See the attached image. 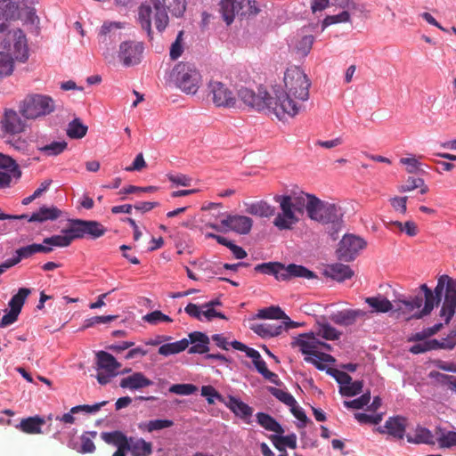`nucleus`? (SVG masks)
<instances>
[{
    "label": "nucleus",
    "instance_id": "nucleus-7",
    "mask_svg": "<svg viewBox=\"0 0 456 456\" xmlns=\"http://www.w3.org/2000/svg\"><path fill=\"white\" fill-rule=\"evenodd\" d=\"M55 102L46 94H30L19 103V112L28 120L45 118L55 111Z\"/></svg>",
    "mask_w": 456,
    "mask_h": 456
},
{
    "label": "nucleus",
    "instance_id": "nucleus-45",
    "mask_svg": "<svg viewBox=\"0 0 456 456\" xmlns=\"http://www.w3.org/2000/svg\"><path fill=\"white\" fill-rule=\"evenodd\" d=\"M259 12L260 9L256 0L239 1V16L250 18L258 14Z\"/></svg>",
    "mask_w": 456,
    "mask_h": 456
},
{
    "label": "nucleus",
    "instance_id": "nucleus-48",
    "mask_svg": "<svg viewBox=\"0 0 456 456\" xmlns=\"http://www.w3.org/2000/svg\"><path fill=\"white\" fill-rule=\"evenodd\" d=\"M36 254L34 243L20 247L15 250L12 257L9 258L11 265L13 266L23 259L30 258Z\"/></svg>",
    "mask_w": 456,
    "mask_h": 456
},
{
    "label": "nucleus",
    "instance_id": "nucleus-62",
    "mask_svg": "<svg viewBox=\"0 0 456 456\" xmlns=\"http://www.w3.org/2000/svg\"><path fill=\"white\" fill-rule=\"evenodd\" d=\"M391 224L397 227L400 231L404 232L411 237L415 236L418 232L417 225L412 221H407L404 224L400 221H394Z\"/></svg>",
    "mask_w": 456,
    "mask_h": 456
},
{
    "label": "nucleus",
    "instance_id": "nucleus-28",
    "mask_svg": "<svg viewBox=\"0 0 456 456\" xmlns=\"http://www.w3.org/2000/svg\"><path fill=\"white\" fill-rule=\"evenodd\" d=\"M61 214V211L54 206H42L39 208L37 211L32 213L31 216L28 215V217L26 219L28 222L44 223L48 220H56L57 218L60 217Z\"/></svg>",
    "mask_w": 456,
    "mask_h": 456
},
{
    "label": "nucleus",
    "instance_id": "nucleus-31",
    "mask_svg": "<svg viewBox=\"0 0 456 456\" xmlns=\"http://www.w3.org/2000/svg\"><path fill=\"white\" fill-rule=\"evenodd\" d=\"M5 7L0 8V33L8 29L9 21L16 19L19 15V4L16 2L8 0Z\"/></svg>",
    "mask_w": 456,
    "mask_h": 456
},
{
    "label": "nucleus",
    "instance_id": "nucleus-34",
    "mask_svg": "<svg viewBox=\"0 0 456 456\" xmlns=\"http://www.w3.org/2000/svg\"><path fill=\"white\" fill-rule=\"evenodd\" d=\"M45 421L43 418L39 416H34L22 419L20 424L16 426V428L26 434H41L42 426L45 425Z\"/></svg>",
    "mask_w": 456,
    "mask_h": 456
},
{
    "label": "nucleus",
    "instance_id": "nucleus-55",
    "mask_svg": "<svg viewBox=\"0 0 456 456\" xmlns=\"http://www.w3.org/2000/svg\"><path fill=\"white\" fill-rule=\"evenodd\" d=\"M143 320L147 322L150 324H158L160 322H172V319L170 316L163 314L159 310L152 311L146 315L143 316Z\"/></svg>",
    "mask_w": 456,
    "mask_h": 456
},
{
    "label": "nucleus",
    "instance_id": "nucleus-4",
    "mask_svg": "<svg viewBox=\"0 0 456 456\" xmlns=\"http://www.w3.org/2000/svg\"><path fill=\"white\" fill-rule=\"evenodd\" d=\"M101 438L108 444L117 447L112 456H126L129 452L132 456H151L152 454V444L141 437L126 436L123 432L116 430L102 432Z\"/></svg>",
    "mask_w": 456,
    "mask_h": 456
},
{
    "label": "nucleus",
    "instance_id": "nucleus-57",
    "mask_svg": "<svg viewBox=\"0 0 456 456\" xmlns=\"http://www.w3.org/2000/svg\"><path fill=\"white\" fill-rule=\"evenodd\" d=\"M117 318H118L117 315L93 316V317L87 318L84 321L82 328L87 329V328L94 327L95 325L107 323V322L116 320Z\"/></svg>",
    "mask_w": 456,
    "mask_h": 456
},
{
    "label": "nucleus",
    "instance_id": "nucleus-9",
    "mask_svg": "<svg viewBox=\"0 0 456 456\" xmlns=\"http://www.w3.org/2000/svg\"><path fill=\"white\" fill-rule=\"evenodd\" d=\"M69 223L68 232L71 233L73 240L84 238L96 240L103 236L107 231L100 222L94 220L76 218L69 219Z\"/></svg>",
    "mask_w": 456,
    "mask_h": 456
},
{
    "label": "nucleus",
    "instance_id": "nucleus-2",
    "mask_svg": "<svg viewBox=\"0 0 456 456\" xmlns=\"http://www.w3.org/2000/svg\"><path fill=\"white\" fill-rule=\"evenodd\" d=\"M238 98L249 108L257 110H268L281 120L285 115L289 117L295 116V109H293L288 102L287 95L283 94L279 87H273L272 94L259 88L258 93L241 87L237 93Z\"/></svg>",
    "mask_w": 456,
    "mask_h": 456
},
{
    "label": "nucleus",
    "instance_id": "nucleus-35",
    "mask_svg": "<svg viewBox=\"0 0 456 456\" xmlns=\"http://www.w3.org/2000/svg\"><path fill=\"white\" fill-rule=\"evenodd\" d=\"M247 213L259 217H271L275 215V207L265 200H259L248 205Z\"/></svg>",
    "mask_w": 456,
    "mask_h": 456
},
{
    "label": "nucleus",
    "instance_id": "nucleus-46",
    "mask_svg": "<svg viewBox=\"0 0 456 456\" xmlns=\"http://www.w3.org/2000/svg\"><path fill=\"white\" fill-rule=\"evenodd\" d=\"M0 169L12 172V175L16 181L21 176V170L17 162L12 158L3 153H0Z\"/></svg>",
    "mask_w": 456,
    "mask_h": 456
},
{
    "label": "nucleus",
    "instance_id": "nucleus-24",
    "mask_svg": "<svg viewBox=\"0 0 456 456\" xmlns=\"http://www.w3.org/2000/svg\"><path fill=\"white\" fill-rule=\"evenodd\" d=\"M323 275L338 282H343L351 279L354 275V272L349 265L342 263H334L326 266L323 271Z\"/></svg>",
    "mask_w": 456,
    "mask_h": 456
},
{
    "label": "nucleus",
    "instance_id": "nucleus-13",
    "mask_svg": "<svg viewBox=\"0 0 456 456\" xmlns=\"http://www.w3.org/2000/svg\"><path fill=\"white\" fill-rule=\"evenodd\" d=\"M366 241L359 236L345 234L336 251L337 257L344 262L354 261L359 252L366 247Z\"/></svg>",
    "mask_w": 456,
    "mask_h": 456
},
{
    "label": "nucleus",
    "instance_id": "nucleus-8",
    "mask_svg": "<svg viewBox=\"0 0 456 456\" xmlns=\"http://www.w3.org/2000/svg\"><path fill=\"white\" fill-rule=\"evenodd\" d=\"M439 281L443 283L444 297L439 317L444 324H448L456 315V279L443 274L439 276Z\"/></svg>",
    "mask_w": 456,
    "mask_h": 456
},
{
    "label": "nucleus",
    "instance_id": "nucleus-21",
    "mask_svg": "<svg viewBox=\"0 0 456 456\" xmlns=\"http://www.w3.org/2000/svg\"><path fill=\"white\" fill-rule=\"evenodd\" d=\"M300 351L305 354V361L313 363L319 370H324L327 363L334 362V359L330 354L321 353L315 350L314 344H298Z\"/></svg>",
    "mask_w": 456,
    "mask_h": 456
},
{
    "label": "nucleus",
    "instance_id": "nucleus-12",
    "mask_svg": "<svg viewBox=\"0 0 456 456\" xmlns=\"http://www.w3.org/2000/svg\"><path fill=\"white\" fill-rule=\"evenodd\" d=\"M96 359L97 381L101 385H106L119 373L120 363L117 362L114 356L104 351L98 352Z\"/></svg>",
    "mask_w": 456,
    "mask_h": 456
},
{
    "label": "nucleus",
    "instance_id": "nucleus-64",
    "mask_svg": "<svg viewBox=\"0 0 456 456\" xmlns=\"http://www.w3.org/2000/svg\"><path fill=\"white\" fill-rule=\"evenodd\" d=\"M437 443L441 448H451L456 446V432L449 431L437 438Z\"/></svg>",
    "mask_w": 456,
    "mask_h": 456
},
{
    "label": "nucleus",
    "instance_id": "nucleus-60",
    "mask_svg": "<svg viewBox=\"0 0 456 456\" xmlns=\"http://www.w3.org/2000/svg\"><path fill=\"white\" fill-rule=\"evenodd\" d=\"M370 401V393L367 392L361 395L359 398L354 399L352 401H345L344 405L346 408L352 409H362L363 406L367 405Z\"/></svg>",
    "mask_w": 456,
    "mask_h": 456
},
{
    "label": "nucleus",
    "instance_id": "nucleus-16",
    "mask_svg": "<svg viewBox=\"0 0 456 456\" xmlns=\"http://www.w3.org/2000/svg\"><path fill=\"white\" fill-rule=\"evenodd\" d=\"M296 328L279 322L253 323L250 326V329L263 339H271L278 337L282 338L284 333H288L290 330Z\"/></svg>",
    "mask_w": 456,
    "mask_h": 456
},
{
    "label": "nucleus",
    "instance_id": "nucleus-49",
    "mask_svg": "<svg viewBox=\"0 0 456 456\" xmlns=\"http://www.w3.org/2000/svg\"><path fill=\"white\" fill-rule=\"evenodd\" d=\"M456 344H414L410 352L412 354H420L431 350L446 349L452 350Z\"/></svg>",
    "mask_w": 456,
    "mask_h": 456
},
{
    "label": "nucleus",
    "instance_id": "nucleus-29",
    "mask_svg": "<svg viewBox=\"0 0 456 456\" xmlns=\"http://www.w3.org/2000/svg\"><path fill=\"white\" fill-rule=\"evenodd\" d=\"M226 406L239 418L249 423V419L253 414V409L241 400L230 396Z\"/></svg>",
    "mask_w": 456,
    "mask_h": 456
},
{
    "label": "nucleus",
    "instance_id": "nucleus-44",
    "mask_svg": "<svg viewBox=\"0 0 456 456\" xmlns=\"http://www.w3.org/2000/svg\"><path fill=\"white\" fill-rule=\"evenodd\" d=\"M341 334L340 331L327 322L318 323L317 335L326 340H338Z\"/></svg>",
    "mask_w": 456,
    "mask_h": 456
},
{
    "label": "nucleus",
    "instance_id": "nucleus-37",
    "mask_svg": "<svg viewBox=\"0 0 456 456\" xmlns=\"http://www.w3.org/2000/svg\"><path fill=\"white\" fill-rule=\"evenodd\" d=\"M284 265L280 262H267L256 265L254 270L256 273L273 275L278 281H282Z\"/></svg>",
    "mask_w": 456,
    "mask_h": 456
},
{
    "label": "nucleus",
    "instance_id": "nucleus-18",
    "mask_svg": "<svg viewBox=\"0 0 456 456\" xmlns=\"http://www.w3.org/2000/svg\"><path fill=\"white\" fill-rule=\"evenodd\" d=\"M367 318V311L352 308L336 311L330 315V320L332 322L345 328L354 325L358 320H365Z\"/></svg>",
    "mask_w": 456,
    "mask_h": 456
},
{
    "label": "nucleus",
    "instance_id": "nucleus-38",
    "mask_svg": "<svg viewBox=\"0 0 456 456\" xmlns=\"http://www.w3.org/2000/svg\"><path fill=\"white\" fill-rule=\"evenodd\" d=\"M444 324V322H437L432 327L424 329L423 330L417 332L412 337L409 338L407 342H440L436 338H428L436 334L443 327Z\"/></svg>",
    "mask_w": 456,
    "mask_h": 456
},
{
    "label": "nucleus",
    "instance_id": "nucleus-51",
    "mask_svg": "<svg viewBox=\"0 0 456 456\" xmlns=\"http://www.w3.org/2000/svg\"><path fill=\"white\" fill-rule=\"evenodd\" d=\"M218 346H220L224 350H229L230 346L232 348L245 352L246 354L252 359L254 362L255 360L258 359L261 355L260 354L248 346H246V344H216Z\"/></svg>",
    "mask_w": 456,
    "mask_h": 456
},
{
    "label": "nucleus",
    "instance_id": "nucleus-32",
    "mask_svg": "<svg viewBox=\"0 0 456 456\" xmlns=\"http://www.w3.org/2000/svg\"><path fill=\"white\" fill-rule=\"evenodd\" d=\"M219 12L225 23L231 25L235 16H239V2L236 0H220Z\"/></svg>",
    "mask_w": 456,
    "mask_h": 456
},
{
    "label": "nucleus",
    "instance_id": "nucleus-36",
    "mask_svg": "<svg viewBox=\"0 0 456 456\" xmlns=\"http://www.w3.org/2000/svg\"><path fill=\"white\" fill-rule=\"evenodd\" d=\"M407 441L411 444H425L434 445L437 439L435 436L426 428L418 427L415 429L414 436L407 435Z\"/></svg>",
    "mask_w": 456,
    "mask_h": 456
},
{
    "label": "nucleus",
    "instance_id": "nucleus-63",
    "mask_svg": "<svg viewBox=\"0 0 456 456\" xmlns=\"http://www.w3.org/2000/svg\"><path fill=\"white\" fill-rule=\"evenodd\" d=\"M169 391L176 395H189L197 391L192 384H175L170 387Z\"/></svg>",
    "mask_w": 456,
    "mask_h": 456
},
{
    "label": "nucleus",
    "instance_id": "nucleus-5",
    "mask_svg": "<svg viewBox=\"0 0 456 456\" xmlns=\"http://www.w3.org/2000/svg\"><path fill=\"white\" fill-rule=\"evenodd\" d=\"M283 81L286 90H283L281 86H275L274 87H279L287 95L288 102L295 109L296 116L299 111V108L294 99L305 102L309 98L310 82L304 71L298 67L287 69L284 73Z\"/></svg>",
    "mask_w": 456,
    "mask_h": 456
},
{
    "label": "nucleus",
    "instance_id": "nucleus-26",
    "mask_svg": "<svg viewBox=\"0 0 456 456\" xmlns=\"http://www.w3.org/2000/svg\"><path fill=\"white\" fill-rule=\"evenodd\" d=\"M153 382L148 379L142 372H134L132 375L123 378L120 380L119 386L122 388L130 390H138L143 387H150Z\"/></svg>",
    "mask_w": 456,
    "mask_h": 456
},
{
    "label": "nucleus",
    "instance_id": "nucleus-54",
    "mask_svg": "<svg viewBox=\"0 0 456 456\" xmlns=\"http://www.w3.org/2000/svg\"><path fill=\"white\" fill-rule=\"evenodd\" d=\"M362 387L363 381L356 380L354 382H350L349 385L341 386L339 392L344 396H354L362 392Z\"/></svg>",
    "mask_w": 456,
    "mask_h": 456
},
{
    "label": "nucleus",
    "instance_id": "nucleus-11",
    "mask_svg": "<svg viewBox=\"0 0 456 456\" xmlns=\"http://www.w3.org/2000/svg\"><path fill=\"white\" fill-rule=\"evenodd\" d=\"M273 200L279 204L281 212L278 213L273 220V225L280 231L290 230L293 225L298 222V217L293 209L292 198L290 195L276 194Z\"/></svg>",
    "mask_w": 456,
    "mask_h": 456
},
{
    "label": "nucleus",
    "instance_id": "nucleus-19",
    "mask_svg": "<svg viewBox=\"0 0 456 456\" xmlns=\"http://www.w3.org/2000/svg\"><path fill=\"white\" fill-rule=\"evenodd\" d=\"M256 317L263 320H270L271 322H283L290 327H301L304 325V322L290 320L285 312L278 305H271L259 309Z\"/></svg>",
    "mask_w": 456,
    "mask_h": 456
},
{
    "label": "nucleus",
    "instance_id": "nucleus-50",
    "mask_svg": "<svg viewBox=\"0 0 456 456\" xmlns=\"http://www.w3.org/2000/svg\"><path fill=\"white\" fill-rule=\"evenodd\" d=\"M68 147V143L65 141L52 142L49 144L44 145L38 150L45 156H57L63 152Z\"/></svg>",
    "mask_w": 456,
    "mask_h": 456
},
{
    "label": "nucleus",
    "instance_id": "nucleus-33",
    "mask_svg": "<svg viewBox=\"0 0 456 456\" xmlns=\"http://www.w3.org/2000/svg\"><path fill=\"white\" fill-rule=\"evenodd\" d=\"M158 340H149L148 342H170L171 340H175L174 342H210L209 337L201 331H192L188 334L187 337L183 338H174L171 336H159Z\"/></svg>",
    "mask_w": 456,
    "mask_h": 456
},
{
    "label": "nucleus",
    "instance_id": "nucleus-23",
    "mask_svg": "<svg viewBox=\"0 0 456 456\" xmlns=\"http://www.w3.org/2000/svg\"><path fill=\"white\" fill-rule=\"evenodd\" d=\"M379 433L388 434L396 439H403L406 430V419L400 416L390 417L383 427L378 428Z\"/></svg>",
    "mask_w": 456,
    "mask_h": 456
},
{
    "label": "nucleus",
    "instance_id": "nucleus-15",
    "mask_svg": "<svg viewBox=\"0 0 456 456\" xmlns=\"http://www.w3.org/2000/svg\"><path fill=\"white\" fill-rule=\"evenodd\" d=\"M208 94L212 96V101L217 107L232 108L236 105V97L233 92L222 82L210 81Z\"/></svg>",
    "mask_w": 456,
    "mask_h": 456
},
{
    "label": "nucleus",
    "instance_id": "nucleus-27",
    "mask_svg": "<svg viewBox=\"0 0 456 456\" xmlns=\"http://www.w3.org/2000/svg\"><path fill=\"white\" fill-rule=\"evenodd\" d=\"M13 54L16 60L25 62L28 59V48L27 45L26 35L21 29L13 31Z\"/></svg>",
    "mask_w": 456,
    "mask_h": 456
},
{
    "label": "nucleus",
    "instance_id": "nucleus-40",
    "mask_svg": "<svg viewBox=\"0 0 456 456\" xmlns=\"http://www.w3.org/2000/svg\"><path fill=\"white\" fill-rule=\"evenodd\" d=\"M61 233L45 238L44 244L49 245L53 248V247L64 248L69 246L73 241L71 233H69L68 228L63 229Z\"/></svg>",
    "mask_w": 456,
    "mask_h": 456
},
{
    "label": "nucleus",
    "instance_id": "nucleus-3",
    "mask_svg": "<svg viewBox=\"0 0 456 456\" xmlns=\"http://www.w3.org/2000/svg\"><path fill=\"white\" fill-rule=\"evenodd\" d=\"M305 210L307 216L315 222L329 225L328 233L336 240L344 224V211L342 208L335 203L320 200L314 194L305 193Z\"/></svg>",
    "mask_w": 456,
    "mask_h": 456
},
{
    "label": "nucleus",
    "instance_id": "nucleus-6",
    "mask_svg": "<svg viewBox=\"0 0 456 456\" xmlns=\"http://www.w3.org/2000/svg\"><path fill=\"white\" fill-rule=\"evenodd\" d=\"M201 74L189 62H179L168 75V80L187 94H195L201 84Z\"/></svg>",
    "mask_w": 456,
    "mask_h": 456
},
{
    "label": "nucleus",
    "instance_id": "nucleus-61",
    "mask_svg": "<svg viewBox=\"0 0 456 456\" xmlns=\"http://www.w3.org/2000/svg\"><path fill=\"white\" fill-rule=\"evenodd\" d=\"M173 425L174 422L170 419H153L147 422L144 426L148 432H152L170 428Z\"/></svg>",
    "mask_w": 456,
    "mask_h": 456
},
{
    "label": "nucleus",
    "instance_id": "nucleus-43",
    "mask_svg": "<svg viewBox=\"0 0 456 456\" xmlns=\"http://www.w3.org/2000/svg\"><path fill=\"white\" fill-rule=\"evenodd\" d=\"M88 127L77 118L71 120L67 128V135L71 139H81L87 133Z\"/></svg>",
    "mask_w": 456,
    "mask_h": 456
},
{
    "label": "nucleus",
    "instance_id": "nucleus-39",
    "mask_svg": "<svg viewBox=\"0 0 456 456\" xmlns=\"http://www.w3.org/2000/svg\"><path fill=\"white\" fill-rule=\"evenodd\" d=\"M256 419L258 424L268 431L275 432L276 434L281 435L284 433V429L271 415L264 412H258L256 414Z\"/></svg>",
    "mask_w": 456,
    "mask_h": 456
},
{
    "label": "nucleus",
    "instance_id": "nucleus-47",
    "mask_svg": "<svg viewBox=\"0 0 456 456\" xmlns=\"http://www.w3.org/2000/svg\"><path fill=\"white\" fill-rule=\"evenodd\" d=\"M30 289L28 288H20L18 290V293L13 295L9 301L10 309L20 313L22 305L27 298V297L30 294Z\"/></svg>",
    "mask_w": 456,
    "mask_h": 456
},
{
    "label": "nucleus",
    "instance_id": "nucleus-22",
    "mask_svg": "<svg viewBox=\"0 0 456 456\" xmlns=\"http://www.w3.org/2000/svg\"><path fill=\"white\" fill-rule=\"evenodd\" d=\"M394 315L399 318L403 316L408 320L405 314L413 312L414 310H420L422 306V295L417 294L408 298H397L394 301Z\"/></svg>",
    "mask_w": 456,
    "mask_h": 456
},
{
    "label": "nucleus",
    "instance_id": "nucleus-56",
    "mask_svg": "<svg viewBox=\"0 0 456 456\" xmlns=\"http://www.w3.org/2000/svg\"><path fill=\"white\" fill-rule=\"evenodd\" d=\"M183 31L181 30L178 32L176 38L174 43H172L169 51V56L171 60L178 59L183 53Z\"/></svg>",
    "mask_w": 456,
    "mask_h": 456
},
{
    "label": "nucleus",
    "instance_id": "nucleus-53",
    "mask_svg": "<svg viewBox=\"0 0 456 456\" xmlns=\"http://www.w3.org/2000/svg\"><path fill=\"white\" fill-rule=\"evenodd\" d=\"M13 71V61L12 57L4 52H0V77L9 76Z\"/></svg>",
    "mask_w": 456,
    "mask_h": 456
},
{
    "label": "nucleus",
    "instance_id": "nucleus-25",
    "mask_svg": "<svg viewBox=\"0 0 456 456\" xmlns=\"http://www.w3.org/2000/svg\"><path fill=\"white\" fill-rule=\"evenodd\" d=\"M364 302L370 307L368 315L370 314H387L388 312H392L394 314V304L380 294L365 297Z\"/></svg>",
    "mask_w": 456,
    "mask_h": 456
},
{
    "label": "nucleus",
    "instance_id": "nucleus-42",
    "mask_svg": "<svg viewBox=\"0 0 456 456\" xmlns=\"http://www.w3.org/2000/svg\"><path fill=\"white\" fill-rule=\"evenodd\" d=\"M37 0H21L19 4V12L25 10V20L30 24H36L39 21V18L37 15L35 4Z\"/></svg>",
    "mask_w": 456,
    "mask_h": 456
},
{
    "label": "nucleus",
    "instance_id": "nucleus-1",
    "mask_svg": "<svg viewBox=\"0 0 456 456\" xmlns=\"http://www.w3.org/2000/svg\"><path fill=\"white\" fill-rule=\"evenodd\" d=\"M186 0H147L138 10V22L150 39L153 38L152 20L158 32L162 33L169 23L167 8L176 18H182L186 11Z\"/></svg>",
    "mask_w": 456,
    "mask_h": 456
},
{
    "label": "nucleus",
    "instance_id": "nucleus-58",
    "mask_svg": "<svg viewBox=\"0 0 456 456\" xmlns=\"http://www.w3.org/2000/svg\"><path fill=\"white\" fill-rule=\"evenodd\" d=\"M189 344H163L159 349V353L163 355H170L174 354H178L180 352L184 351L188 347Z\"/></svg>",
    "mask_w": 456,
    "mask_h": 456
},
{
    "label": "nucleus",
    "instance_id": "nucleus-59",
    "mask_svg": "<svg viewBox=\"0 0 456 456\" xmlns=\"http://www.w3.org/2000/svg\"><path fill=\"white\" fill-rule=\"evenodd\" d=\"M113 28H118V23H116V22L103 23V25L101 28L100 34H99V38H100L101 44H104L105 45H107L108 41L111 40L112 36L115 37V34L111 35V30Z\"/></svg>",
    "mask_w": 456,
    "mask_h": 456
},
{
    "label": "nucleus",
    "instance_id": "nucleus-30",
    "mask_svg": "<svg viewBox=\"0 0 456 456\" xmlns=\"http://www.w3.org/2000/svg\"><path fill=\"white\" fill-rule=\"evenodd\" d=\"M296 277L312 280L317 276L313 271L304 265L296 264H289L287 266L284 265L282 281H288Z\"/></svg>",
    "mask_w": 456,
    "mask_h": 456
},
{
    "label": "nucleus",
    "instance_id": "nucleus-41",
    "mask_svg": "<svg viewBox=\"0 0 456 456\" xmlns=\"http://www.w3.org/2000/svg\"><path fill=\"white\" fill-rule=\"evenodd\" d=\"M271 440L274 447L281 452H286L285 446H288L291 449L297 448V436L295 434H290L288 436L273 435L271 436Z\"/></svg>",
    "mask_w": 456,
    "mask_h": 456
},
{
    "label": "nucleus",
    "instance_id": "nucleus-20",
    "mask_svg": "<svg viewBox=\"0 0 456 456\" xmlns=\"http://www.w3.org/2000/svg\"><path fill=\"white\" fill-rule=\"evenodd\" d=\"M221 224L236 233L246 235L252 229L253 220L246 216L227 215L221 220Z\"/></svg>",
    "mask_w": 456,
    "mask_h": 456
},
{
    "label": "nucleus",
    "instance_id": "nucleus-14",
    "mask_svg": "<svg viewBox=\"0 0 456 456\" xmlns=\"http://www.w3.org/2000/svg\"><path fill=\"white\" fill-rule=\"evenodd\" d=\"M144 45L142 42L125 41L119 45L118 57L125 67H131L142 61Z\"/></svg>",
    "mask_w": 456,
    "mask_h": 456
},
{
    "label": "nucleus",
    "instance_id": "nucleus-52",
    "mask_svg": "<svg viewBox=\"0 0 456 456\" xmlns=\"http://www.w3.org/2000/svg\"><path fill=\"white\" fill-rule=\"evenodd\" d=\"M268 391L275 398H277L279 401H281V403H283L284 404H286L288 406H293L294 404H297V401L292 396V395H290L289 393H288L284 390H281V389H279V388H276L273 387H269Z\"/></svg>",
    "mask_w": 456,
    "mask_h": 456
},
{
    "label": "nucleus",
    "instance_id": "nucleus-17",
    "mask_svg": "<svg viewBox=\"0 0 456 456\" xmlns=\"http://www.w3.org/2000/svg\"><path fill=\"white\" fill-rule=\"evenodd\" d=\"M27 120L28 119H25L19 111L12 109L5 110L0 121L1 130L5 134H19L25 130Z\"/></svg>",
    "mask_w": 456,
    "mask_h": 456
},
{
    "label": "nucleus",
    "instance_id": "nucleus-10",
    "mask_svg": "<svg viewBox=\"0 0 456 456\" xmlns=\"http://www.w3.org/2000/svg\"><path fill=\"white\" fill-rule=\"evenodd\" d=\"M419 291L418 294L422 295V305L420 310L416 311L411 316L407 318L411 320L414 319H421L424 316H427L431 314L436 306H438L442 302L443 298V283L439 281V277L437 278V283L434 289H431L426 283H423L419 286Z\"/></svg>",
    "mask_w": 456,
    "mask_h": 456
}]
</instances>
